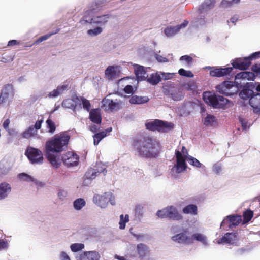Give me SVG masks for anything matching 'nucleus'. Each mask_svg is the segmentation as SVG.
<instances>
[{
    "mask_svg": "<svg viewBox=\"0 0 260 260\" xmlns=\"http://www.w3.org/2000/svg\"><path fill=\"white\" fill-rule=\"evenodd\" d=\"M69 140V135L66 133H63L55 135L46 142V155L53 167L58 168L61 164V159L52 153H59L63 151L67 148Z\"/></svg>",
    "mask_w": 260,
    "mask_h": 260,
    "instance_id": "f257e3e1",
    "label": "nucleus"
},
{
    "mask_svg": "<svg viewBox=\"0 0 260 260\" xmlns=\"http://www.w3.org/2000/svg\"><path fill=\"white\" fill-rule=\"evenodd\" d=\"M138 155L143 158H155L160 150V145L158 140L151 137L144 138L135 144Z\"/></svg>",
    "mask_w": 260,
    "mask_h": 260,
    "instance_id": "f03ea898",
    "label": "nucleus"
},
{
    "mask_svg": "<svg viewBox=\"0 0 260 260\" xmlns=\"http://www.w3.org/2000/svg\"><path fill=\"white\" fill-rule=\"evenodd\" d=\"M95 13H87L80 20V23L82 25H86L87 23L91 24H96L99 26H104L108 21L111 17L109 14H105L101 16H93L92 14Z\"/></svg>",
    "mask_w": 260,
    "mask_h": 260,
    "instance_id": "7ed1b4c3",
    "label": "nucleus"
},
{
    "mask_svg": "<svg viewBox=\"0 0 260 260\" xmlns=\"http://www.w3.org/2000/svg\"><path fill=\"white\" fill-rule=\"evenodd\" d=\"M175 154L177 162L171 169V172L179 174L185 171L186 169L187 165L185 159L187 157L188 153L186 148L183 146L181 152L176 150Z\"/></svg>",
    "mask_w": 260,
    "mask_h": 260,
    "instance_id": "20e7f679",
    "label": "nucleus"
},
{
    "mask_svg": "<svg viewBox=\"0 0 260 260\" xmlns=\"http://www.w3.org/2000/svg\"><path fill=\"white\" fill-rule=\"evenodd\" d=\"M203 98L205 103L215 108L222 107L227 102V99L223 96L211 92H204Z\"/></svg>",
    "mask_w": 260,
    "mask_h": 260,
    "instance_id": "39448f33",
    "label": "nucleus"
},
{
    "mask_svg": "<svg viewBox=\"0 0 260 260\" xmlns=\"http://www.w3.org/2000/svg\"><path fill=\"white\" fill-rule=\"evenodd\" d=\"M147 128L152 131H158L160 133L167 132L173 128V124L171 122L155 119L145 124Z\"/></svg>",
    "mask_w": 260,
    "mask_h": 260,
    "instance_id": "423d86ee",
    "label": "nucleus"
},
{
    "mask_svg": "<svg viewBox=\"0 0 260 260\" xmlns=\"http://www.w3.org/2000/svg\"><path fill=\"white\" fill-rule=\"evenodd\" d=\"M93 202L102 208H106L109 202L112 205H115V197L110 192H105L103 195L95 194Z\"/></svg>",
    "mask_w": 260,
    "mask_h": 260,
    "instance_id": "0eeeda50",
    "label": "nucleus"
},
{
    "mask_svg": "<svg viewBox=\"0 0 260 260\" xmlns=\"http://www.w3.org/2000/svg\"><path fill=\"white\" fill-rule=\"evenodd\" d=\"M215 3L216 0H205L201 5L199 8L200 15L197 18V20L199 22L200 24H204L207 22L205 16L208 11L214 7Z\"/></svg>",
    "mask_w": 260,
    "mask_h": 260,
    "instance_id": "6e6552de",
    "label": "nucleus"
},
{
    "mask_svg": "<svg viewBox=\"0 0 260 260\" xmlns=\"http://www.w3.org/2000/svg\"><path fill=\"white\" fill-rule=\"evenodd\" d=\"M260 57V51L252 53L249 57L238 58L233 60L232 64L235 68L246 70L251 64V60Z\"/></svg>",
    "mask_w": 260,
    "mask_h": 260,
    "instance_id": "1a4fd4ad",
    "label": "nucleus"
},
{
    "mask_svg": "<svg viewBox=\"0 0 260 260\" xmlns=\"http://www.w3.org/2000/svg\"><path fill=\"white\" fill-rule=\"evenodd\" d=\"M216 88L219 92L226 96H231L236 94L239 90L238 85H235L231 81H225L218 85Z\"/></svg>",
    "mask_w": 260,
    "mask_h": 260,
    "instance_id": "9d476101",
    "label": "nucleus"
},
{
    "mask_svg": "<svg viewBox=\"0 0 260 260\" xmlns=\"http://www.w3.org/2000/svg\"><path fill=\"white\" fill-rule=\"evenodd\" d=\"M25 154L31 164H40L43 162L42 153L38 149L28 147L25 152Z\"/></svg>",
    "mask_w": 260,
    "mask_h": 260,
    "instance_id": "9b49d317",
    "label": "nucleus"
},
{
    "mask_svg": "<svg viewBox=\"0 0 260 260\" xmlns=\"http://www.w3.org/2000/svg\"><path fill=\"white\" fill-rule=\"evenodd\" d=\"M15 94L13 86L11 84H7L3 87L0 95V104L12 101Z\"/></svg>",
    "mask_w": 260,
    "mask_h": 260,
    "instance_id": "f8f14e48",
    "label": "nucleus"
},
{
    "mask_svg": "<svg viewBox=\"0 0 260 260\" xmlns=\"http://www.w3.org/2000/svg\"><path fill=\"white\" fill-rule=\"evenodd\" d=\"M76 260H100L101 256L96 251H81L75 255Z\"/></svg>",
    "mask_w": 260,
    "mask_h": 260,
    "instance_id": "ddd939ff",
    "label": "nucleus"
},
{
    "mask_svg": "<svg viewBox=\"0 0 260 260\" xmlns=\"http://www.w3.org/2000/svg\"><path fill=\"white\" fill-rule=\"evenodd\" d=\"M14 160L10 156L5 157L0 161V176L7 175L13 167Z\"/></svg>",
    "mask_w": 260,
    "mask_h": 260,
    "instance_id": "4468645a",
    "label": "nucleus"
},
{
    "mask_svg": "<svg viewBox=\"0 0 260 260\" xmlns=\"http://www.w3.org/2000/svg\"><path fill=\"white\" fill-rule=\"evenodd\" d=\"M61 161L67 167L76 166L79 162V157L75 153L68 152L63 155Z\"/></svg>",
    "mask_w": 260,
    "mask_h": 260,
    "instance_id": "2eb2a0df",
    "label": "nucleus"
},
{
    "mask_svg": "<svg viewBox=\"0 0 260 260\" xmlns=\"http://www.w3.org/2000/svg\"><path fill=\"white\" fill-rule=\"evenodd\" d=\"M207 69L210 70V74L213 77H221L229 75L233 70L231 67L221 68L214 67H207Z\"/></svg>",
    "mask_w": 260,
    "mask_h": 260,
    "instance_id": "dca6fc26",
    "label": "nucleus"
},
{
    "mask_svg": "<svg viewBox=\"0 0 260 260\" xmlns=\"http://www.w3.org/2000/svg\"><path fill=\"white\" fill-rule=\"evenodd\" d=\"M242 221V218L240 215L237 214H233L227 216L223 220L221 223V227H224L226 223H229V227L233 228L237 226Z\"/></svg>",
    "mask_w": 260,
    "mask_h": 260,
    "instance_id": "f3484780",
    "label": "nucleus"
},
{
    "mask_svg": "<svg viewBox=\"0 0 260 260\" xmlns=\"http://www.w3.org/2000/svg\"><path fill=\"white\" fill-rule=\"evenodd\" d=\"M120 103L117 100L114 101L109 98H104L102 101L101 107L105 110H117Z\"/></svg>",
    "mask_w": 260,
    "mask_h": 260,
    "instance_id": "a211bd4d",
    "label": "nucleus"
},
{
    "mask_svg": "<svg viewBox=\"0 0 260 260\" xmlns=\"http://www.w3.org/2000/svg\"><path fill=\"white\" fill-rule=\"evenodd\" d=\"M188 22L185 20L182 24L175 26H169L167 27L164 30V33L168 37H171L176 35L179 30L187 26Z\"/></svg>",
    "mask_w": 260,
    "mask_h": 260,
    "instance_id": "6ab92c4d",
    "label": "nucleus"
},
{
    "mask_svg": "<svg viewBox=\"0 0 260 260\" xmlns=\"http://www.w3.org/2000/svg\"><path fill=\"white\" fill-rule=\"evenodd\" d=\"M99 165L101 166V168L97 170L94 169H89L85 173L84 177L86 179L88 180H92L94 179L96 176L97 174H99L101 172H103L104 175H105L107 173V170L106 169V167L104 165L100 164Z\"/></svg>",
    "mask_w": 260,
    "mask_h": 260,
    "instance_id": "aec40b11",
    "label": "nucleus"
},
{
    "mask_svg": "<svg viewBox=\"0 0 260 260\" xmlns=\"http://www.w3.org/2000/svg\"><path fill=\"white\" fill-rule=\"evenodd\" d=\"M166 94L174 101H180L184 98V94L182 92V90L179 87H174L168 91H165Z\"/></svg>",
    "mask_w": 260,
    "mask_h": 260,
    "instance_id": "412c9836",
    "label": "nucleus"
},
{
    "mask_svg": "<svg viewBox=\"0 0 260 260\" xmlns=\"http://www.w3.org/2000/svg\"><path fill=\"white\" fill-rule=\"evenodd\" d=\"M173 241L178 242V243L192 244L193 241L192 237L187 236L185 233H181L176 234L172 237Z\"/></svg>",
    "mask_w": 260,
    "mask_h": 260,
    "instance_id": "4be33fe9",
    "label": "nucleus"
},
{
    "mask_svg": "<svg viewBox=\"0 0 260 260\" xmlns=\"http://www.w3.org/2000/svg\"><path fill=\"white\" fill-rule=\"evenodd\" d=\"M111 0H95V1L90 5L87 13H96L101 10L103 5L111 1Z\"/></svg>",
    "mask_w": 260,
    "mask_h": 260,
    "instance_id": "5701e85b",
    "label": "nucleus"
},
{
    "mask_svg": "<svg viewBox=\"0 0 260 260\" xmlns=\"http://www.w3.org/2000/svg\"><path fill=\"white\" fill-rule=\"evenodd\" d=\"M148 69H145L143 66L140 65H135V73L139 81L145 80L148 77L147 73Z\"/></svg>",
    "mask_w": 260,
    "mask_h": 260,
    "instance_id": "b1692460",
    "label": "nucleus"
},
{
    "mask_svg": "<svg viewBox=\"0 0 260 260\" xmlns=\"http://www.w3.org/2000/svg\"><path fill=\"white\" fill-rule=\"evenodd\" d=\"M168 218L174 221H180L183 219V216L179 212L176 207L169 206Z\"/></svg>",
    "mask_w": 260,
    "mask_h": 260,
    "instance_id": "393cba45",
    "label": "nucleus"
},
{
    "mask_svg": "<svg viewBox=\"0 0 260 260\" xmlns=\"http://www.w3.org/2000/svg\"><path fill=\"white\" fill-rule=\"evenodd\" d=\"M237 240V233H227L221 238L218 240L217 243H226L233 244Z\"/></svg>",
    "mask_w": 260,
    "mask_h": 260,
    "instance_id": "a878e982",
    "label": "nucleus"
},
{
    "mask_svg": "<svg viewBox=\"0 0 260 260\" xmlns=\"http://www.w3.org/2000/svg\"><path fill=\"white\" fill-rule=\"evenodd\" d=\"M11 192V186L7 182L0 183V201L7 198Z\"/></svg>",
    "mask_w": 260,
    "mask_h": 260,
    "instance_id": "bb28decb",
    "label": "nucleus"
},
{
    "mask_svg": "<svg viewBox=\"0 0 260 260\" xmlns=\"http://www.w3.org/2000/svg\"><path fill=\"white\" fill-rule=\"evenodd\" d=\"M256 90L259 92V93L253 94L249 99V103L250 106L255 109L260 108V84L256 87Z\"/></svg>",
    "mask_w": 260,
    "mask_h": 260,
    "instance_id": "cd10ccee",
    "label": "nucleus"
},
{
    "mask_svg": "<svg viewBox=\"0 0 260 260\" xmlns=\"http://www.w3.org/2000/svg\"><path fill=\"white\" fill-rule=\"evenodd\" d=\"M254 74L252 72L243 71L238 73L235 76V83H239V80H253L254 78Z\"/></svg>",
    "mask_w": 260,
    "mask_h": 260,
    "instance_id": "c85d7f7f",
    "label": "nucleus"
},
{
    "mask_svg": "<svg viewBox=\"0 0 260 260\" xmlns=\"http://www.w3.org/2000/svg\"><path fill=\"white\" fill-rule=\"evenodd\" d=\"M77 98L78 96H75L73 97L72 99H67L63 100L62 103V107L73 109L74 111H75L76 108L78 107Z\"/></svg>",
    "mask_w": 260,
    "mask_h": 260,
    "instance_id": "c756f323",
    "label": "nucleus"
},
{
    "mask_svg": "<svg viewBox=\"0 0 260 260\" xmlns=\"http://www.w3.org/2000/svg\"><path fill=\"white\" fill-rule=\"evenodd\" d=\"M90 120L96 124H100L102 120L100 110L99 109H92L89 113Z\"/></svg>",
    "mask_w": 260,
    "mask_h": 260,
    "instance_id": "7c9ffc66",
    "label": "nucleus"
},
{
    "mask_svg": "<svg viewBox=\"0 0 260 260\" xmlns=\"http://www.w3.org/2000/svg\"><path fill=\"white\" fill-rule=\"evenodd\" d=\"M136 251L140 258L144 257L149 252L148 247L143 243H140L137 245Z\"/></svg>",
    "mask_w": 260,
    "mask_h": 260,
    "instance_id": "2f4dec72",
    "label": "nucleus"
},
{
    "mask_svg": "<svg viewBox=\"0 0 260 260\" xmlns=\"http://www.w3.org/2000/svg\"><path fill=\"white\" fill-rule=\"evenodd\" d=\"M112 131V127L107 128L105 131H102L97 133L93 136L94 144L97 145L100 141L107 136L108 133H110Z\"/></svg>",
    "mask_w": 260,
    "mask_h": 260,
    "instance_id": "473e14b6",
    "label": "nucleus"
},
{
    "mask_svg": "<svg viewBox=\"0 0 260 260\" xmlns=\"http://www.w3.org/2000/svg\"><path fill=\"white\" fill-rule=\"evenodd\" d=\"M191 237H192V240L195 239L196 240L202 243L205 246L207 247L209 245L207 237L203 234L195 233L193 234Z\"/></svg>",
    "mask_w": 260,
    "mask_h": 260,
    "instance_id": "72a5a7b5",
    "label": "nucleus"
},
{
    "mask_svg": "<svg viewBox=\"0 0 260 260\" xmlns=\"http://www.w3.org/2000/svg\"><path fill=\"white\" fill-rule=\"evenodd\" d=\"M76 99L77 100L78 106H79L80 108H81V105H82L83 108L84 109L86 110L87 111H89L91 104L89 100L82 96H78Z\"/></svg>",
    "mask_w": 260,
    "mask_h": 260,
    "instance_id": "f704fd0d",
    "label": "nucleus"
},
{
    "mask_svg": "<svg viewBox=\"0 0 260 260\" xmlns=\"http://www.w3.org/2000/svg\"><path fill=\"white\" fill-rule=\"evenodd\" d=\"M117 67L114 66H109L105 70L106 76L110 80L115 78L117 77Z\"/></svg>",
    "mask_w": 260,
    "mask_h": 260,
    "instance_id": "c9c22d12",
    "label": "nucleus"
},
{
    "mask_svg": "<svg viewBox=\"0 0 260 260\" xmlns=\"http://www.w3.org/2000/svg\"><path fill=\"white\" fill-rule=\"evenodd\" d=\"M149 101L147 96H133L129 99L130 103L132 104H142L147 103Z\"/></svg>",
    "mask_w": 260,
    "mask_h": 260,
    "instance_id": "e433bc0d",
    "label": "nucleus"
},
{
    "mask_svg": "<svg viewBox=\"0 0 260 260\" xmlns=\"http://www.w3.org/2000/svg\"><path fill=\"white\" fill-rule=\"evenodd\" d=\"M146 79L147 82L151 84L156 85L160 81V75L158 72L152 73L150 76H148Z\"/></svg>",
    "mask_w": 260,
    "mask_h": 260,
    "instance_id": "4c0bfd02",
    "label": "nucleus"
},
{
    "mask_svg": "<svg viewBox=\"0 0 260 260\" xmlns=\"http://www.w3.org/2000/svg\"><path fill=\"white\" fill-rule=\"evenodd\" d=\"M182 212L184 214L196 215L197 214V207L194 204H189L183 208Z\"/></svg>",
    "mask_w": 260,
    "mask_h": 260,
    "instance_id": "58836bf2",
    "label": "nucleus"
},
{
    "mask_svg": "<svg viewBox=\"0 0 260 260\" xmlns=\"http://www.w3.org/2000/svg\"><path fill=\"white\" fill-rule=\"evenodd\" d=\"M37 134V131L34 127V126H29L27 129H26L22 134V136L24 138H29L32 136H34Z\"/></svg>",
    "mask_w": 260,
    "mask_h": 260,
    "instance_id": "ea45409f",
    "label": "nucleus"
},
{
    "mask_svg": "<svg viewBox=\"0 0 260 260\" xmlns=\"http://www.w3.org/2000/svg\"><path fill=\"white\" fill-rule=\"evenodd\" d=\"M86 205V201L83 198H78L73 202V207L76 210H80Z\"/></svg>",
    "mask_w": 260,
    "mask_h": 260,
    "instance_id": "a19ab883",
    "label": "nucleus"
},
{
    "mask_svg": "<svg viewBox=\"0 0 260 260\" xmlns=\"http://www.w3.org/2000/svg\"><path fill=\"white\" fill-rule=\"evenodd\" d=\"M70 249L72 252L74 253H77L80 252L85 248V245L83 243H75L70 245Z\"/></svg>",
    "mask_w": 260,
    "mask_h": 260,
    "instance_id": "79ce46f5",
    "label": "nucleus"
},
{
    "mask_svg": "<svg viewBox=\"0 0 260 260\" xmlns=\"http://www.w3.org/2000/svg\"><path fill=\"white\" fill-rule=\"evenodd\" d=\"M253 94V91L248 88H244L240 92L239 96L243 100H248Z\"/></svg>",
    "mask_w": 260,
    "mask_h": 260,
    "instance_id": "37998d69",
    "label": "nucleus"
},
{
    "mask_svg": "<svg viewBox=\"0 0 260 260\" xmlns=\"http://www.w3.org/2000/svg\"><path fill=\"white\" fill-rule=\"evenodd\" d=\"M103 29L101 26H98L93 29H90L87 30V34L91 37H94L100 35L103 32Z\"/></svg>",
    "mask_w": 260,
    "mask_h": 260,
    "instance_id": "c03bdc74",
    "label": "nucleus"
},
{
    "mask_svg": "<svg viewBox=\"0 0 260 260\" xmlns=\"http://www.w3.org/2000/svg\"><path fill=\"white\" fill-rule=\"evenodd\" d=\"M129 221V216L127 214L124 215L121 214L120 216V221L119 222V228L121 230H123L125 228V224Z\"/></svg>",
    "mask_w": 260,
    "mask_h": 260,
    "instance_id": "a18cd8bd",
    "label": "nucleus"
},
{
    "mask_svg": "<svg viewBox=\"0 0 260 260\" xmlns=\"http://www.w3.org/2000/svg\"><path fill=\"white\" fill-rule=\"evenodd\" d=\"M215 122V117L211 115L208 114L205 118L204 124L206 126H212Z\"/></svg>",
    "mask_w": 260,
    "mask_h": 260,
    "instance_id": "49530a36",
    "label": "nucleus"
},
{
    "mask_svg": "<svg viewBox=\"0 0 260 260\" xmlns=\"http://www.w3.org/2000/svg\"><path fill=\"white\" fill-rule=\"evenodd\" d=\"M18 178L19 179L23 181H26V182H32V180H34V177L25 173H22L18 175Z\"/></svg>",
    "mask_w": 260,
    "mask_h": 260,
    "instance_id": "de8ad7c7",
    "label": "nucleus"
},
{
    "mask_svg": "<svg viewBox=\"0 0 260 260\" xmlns=\"http://www.w3.org/2000/svg\"><path fill=\"white\" fill-rule=\"evenodd\" d=\"M47 127L49 129L48 132L53 134L56 129V126L55 123L50 119H48L46 120Z\"/></svg>",
    "mask_w": 260,
    "mask_h": 260,
    "instance_id": "09e8293b",
    "label": "nucleus"
},
{
    "mask_svg": "<svg viewBox=\"0 0 260 260\" xmlns=\"http://www.w3.org/2000/svg\"><path fill=\"white\" fill-rule=\"evenodd\" d=\"M169 211V206L163 208L161 210H158L157 212L156 215L158 217L161 218H168V213Z\"/></svg>",
    "mask_w": 260,
    "mask_h": 260,
    "instance_id": "8fccbe9b",
    "label": "nucleus"
},
{
    "mask_svg": "<svg viewBox=\"0 0 260 260\" xmlns=\"http://www.w3.org/2000/svg\"><path fill=\"white\" fill-rule=\"evenodd\" d=\"M180 60L185 61L186 62L184 63V66L186 67H189L192 63V58L188 55H184L180 57Z\"/></svg>",
    "mask_w": 260,
    "mask_h": 260,
    "instance_id": "3c124183",
    "label": "nucleus"
},
{
    "mask_svg": "<svg viewBox=\"0 0 260 260\" xmlns=\"http://www.w3.org/2000/svg\"><path fill=\"white\" fill-rule=\"evenodd\" d=\"M187 161L189 164L194 167L200 168L202 166V164L200 163V162L198 159L192 156H189L188 157Z\"/></svg>",
    "mask_w": 260,
    "mask_h": 260,
    "instance_id": "603ef678",
    "label": "nucleus"
},
{
    "mask_svg": "<svg viewBox=\"0 0 260 260\" xmlns=\"http://www.w3.org/2000/svg\"><path fill=\"white\" fill-rule=\"evenodd\" d=\"M178 73L180 75L186 77L193 78L194 76V75L191 71H187L182 68L179 70Z\"/></svg>",
    "mask_w": 260,
    "mask_h": 260,
    "instance_id": "864d4df0",
    "label": "nucleus"
},
{
    "mask_svg": "<svg viewBox=\"0 0 260 260\" xmlns=\"http://www.w3.org/2000/svg\"><path fill=\"white\" fill-rule=\"evenodd\" d=\"M253 212L251 210H247L245 211L243 214L244 223H246L249 221L253 217Z\"/></svg>",
    "mask_w": 260,
    "mask_h": 260,
    "instance_id": "5fc2aeb1",
    "label": "nucleus"
},
{
    "mask_svg": "<svg viewBox=\"0 0 260 260\" xmlns=\"http://www.w3.org/2000/svg\"><path fill=\"white\" fill-rule=\"evenodd\" d=\"M59 29H57L55 30V31H54V32H51L50 34H47V35H45L44 36H43L41 37L40 38H39L37 40V41H36V43H40V42H42L43 41L47 40L48 38H49L53 35H54V34H56L58 33L59 32Z\"/></svg>",
    "mask_w": 260,
    "mask_h": 260,
    "instance_id": "6e6d98bb",
    "label": "nucleus"
},
{
    "mask_svg": "<svg viewBox=\"0 0 260 260\" xmlns=\"http://www.w3.org/2000/svg\"><path fill=\"white\" fill-rule=\"evenodd\" d=\"M70 89L69 85L68 84H63L61 85H59L56 88V90L58 91L59 95H61L62 94L64 93L65 91L68 90Z\"/></svg>",
    "mask_w": 260,
    "mask_h": 260,
    "instance_id": "4d7b16f0",
    "label": "nucleus"
},
{
    "mask_svg": "<svg viewBox=\"0 0 260 260\" xmlns=\"http://www.w3.org/2000/svg\"><path fill=\"white\" fill-rule=\"evenodd\" d=\"M160 75V80L161 79H164L165 80H169L173 78L175 73H164V72H159Z\"/></svg>",
    "mask_w": 260,
    "mask_h": 260,
    "instance_id": "13d9d810",
    "label": "nucleus"
},
{
    "mask_svg": "<svg viewBox=\"0 0 260 260\" xmlns=\"http://www.w3.org/2000/svg\"><path fill=\"white\" fill-rule=\"evenodd\" d=\"M233 6L231 1L222 0L220 3V7L223 8H228Z\"/></svg>",
    "mask_w": 260,
    "mask_h": 260,
    "instance_id": "bf43d9fd",
    "label": "nucleus"
},
{
    "mask_svg": "<svg viewBox=\"0 0 260 260\" xmlns=\"http://www.w3.org/2000/svg\"><path fill=\"white\" fill-rule=\"evenodd\" d=\"M59 258L60 260H71L69 254L65 251H61L59 254Z\"/></svg>",
    "mask_w": 260,
    "mask_h": 260,
    "instance_id": "052dcab7",
    "label": "nucleus"
},
{
    "mask_svg": "<svg viewBox=\"0 0 260 260\" xmlns=\"http://www.w3.org/2000/svg\"><path fill=\"white\" fill-rule=\"evenodd\" d=\"M58 197L61 201L64 200L68 195V192L64 190H59L57 193Z\"/></svg>",
    "mask_w": 260,
    "mask_h": 260,
    "instance_id": "680f3d73",
    "label": "nucleus"
},
{
    "mask_svg": "<svg viewBox=\"0 0 260 260\" xmlns=\"http://www.w3.org/2000/svg\"><path fill=\"white\" fill-rule=\"evenodd\" d=\"M131 234L137 239L138 240L143 241L145 238L144 235L142 234H136L133 232V229H131L129 230Z\"/></svg>",
    "mask_w": 260,
    "mask_h": 260,
    "instance_id": "e2e57ef3",
    "label": "nucleus"
},
{
    "mask_svg": "<svg viewBox=\"0 0 260 260\" xmlns=\"http://www.w3.org/2000/svg\"><path fill=\"white\" fill-rule=\"evenodd\" d=\"M213 171L215 173L219 174L221 171V165L217 164L214 165L213 166Z\"/></svg>",
    "mask_w": 260,
    "mask_h": 260,
    "instance_id": "0e129e2a",
    "label": "nucleus"
},
{
    "mask_svg": "<svg viewBox=\"0 0 260 260\" xmlns=\"http://www.w3.org/2000/svg\"><path fill=\"white\" fill-rule=\"evenodd\" d=\"M156 59L160 62H166L168 61V60L166 57H164L160 55L156 54L155 55Z\"/></svg>",
    "mask_w": 260,
    "mask_h": 260,
    "instance_id": "69168bd1",
    "label": "nucleus"
},
{
    "mask_svg": "<svg viewBox=\"0 0 260 260\" xmlns=\"http://www.w3.org/2000/svg\"><path fill=\"white\" fill-rule=\"evenodd\" d=\"M59 96H60V95L58 94V91L56 90V89H54L52 91L50 92L48 94V96L50 98H56Z\"/></svg>",
    "mask_w": 260,
    "mask_h": 260,
    "instance_id": "338daca9",
    "label": "nucleus"
},
{
    "mask_svg": "<svg viewBox=\"0 0 260 260\" xmlns=\"http://www.w3.org/2000/svg\"><path fill=\"white\" fill-rule=\"evenodd\" d=\"M124 92L127 94H132L134 92V88L132 85H127L124 88Z\"/></svg>",
    "mask_w": 260,
    "mask_h": 260,
    "instance_id": "774afa93",
    "label": "nucleus"
}]
</instances>
